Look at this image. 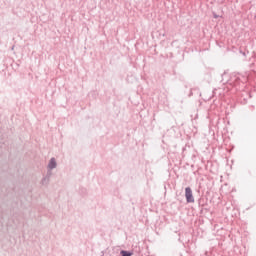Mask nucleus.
Instances as JSON below:
<instances>
[{
  "mask_svg": "<svg viewBox=\"0 0 256 256\" xmlns=\"http://www.w3.org/2000/svg\"><path fill=\"white\" fill-rule=\"evenodd\" d=\"M185 197L187 203H195V198L193 197V190L190 187L185 188Z\"/></svg>",
  "mask_w": 256,
  "mask_h": 256,
  "instance_id": "1",
  "label": "nucleus"
},
{
  "mask_svg": "<svg viewBox=\"0 0 256 256\" xmlns=\"http://www.w3.org/2000/svg\"><path fill=\"white\" fill-rule=\"evenodd\" d=\"M49 169H55L57 167V162L52 158L48 164Z\"/></svg>",
  "mask_w": 256,
  "mask_h": 256,
  "instance_id": "2",
  "label": "nucleus"
},
{
  "mask_svg": "<svg viewBox=\"0 0 256 256\" xmlns=\"http://www.w3.org/2000/svg\"><path fill=\"white\" fill-rule=\"evenodd\" d=\"M121 255H122V256H131V255H133V253L127 252V251H125V250H122V251H121Z\"/></svg>",
  "mask_w": 256,
  "mask_h": 256,
  "instance_id": "3",
  "label": "nucleus"
}]
</instances>
